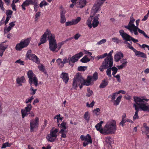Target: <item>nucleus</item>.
I'll return each mask as SVG.
<instances>
[{
	"mask_svg": "<svg viewBox=\"0 0 149 149\" xmlns=\"http://www.w3.org/2000/svg\"><path fill=\"white\" fill-rule=\"evenodd\" d=\"M103 123V122L101 121L95 125V127L97 130L99 131L100 133L104 134H112L115 133L116 130V122L115 120H109L103 128L102 125Z\"/></svg>",
	"mask_w": 149,
	"mask_h": 149,
	"instance_id": "1",
	"label": "nucleus"
},
{
	"mask_svg": "<svg viewBox=\"0 0 149 149\" xmlns=\"http://www.w3.org/2000/svg\"><path fill=\"white\" fill-rule=\"evenodd\" d=\"M133 98L135 103L134 104L133 106L136 112L139 111L149 112V104L147 102L149 100V99H146L145 96H135Z\"/></svg>",
	"mask_w": 149,
	"mask_h": 149,
	"instance_id": "2",
	"label": "nucleus"
},
{
	"mask_svg": "<svg viewBox=\"0 0 149 149\" xmlns=\"http://www.w3.org/2000/svg\"><path fill=\"white\" fill-rule=\"evenodd\" d=\"M113 59L106 57L103 61L102 64L99 69L103 72L104 69L111 68L113 65Z\"/></svg>",
	"mask_w": 149,
	"mask_h": 149,
	"instance_id": "3",
	"label": "nucleus"
},
{
	"mask_svg": "<svg viewBox=\"0 0 149 149\" xmlns=\"http://www.w3.org/2000/svg\"><path fill=\"white\" fill-rule=\"evenodd\" d=\"M27 75L29 79V82L30 85L31 86L32 84H33L36 87H37L38 85V79L32 71L29 70L27 72Z\"/></svg>",
	"mask_w": 149,
	"mask_h": 149,
	"instance_id": "4",
	"label": "nucleus"
},
{
	"mask_svg": "<svg viewBox=\"0 0 149 149\" xmlns=\"http://www.w3.org/2000/svg\"><path fill=\"white\" fill-rule=\"evenodd\" d=\"M49 41V48L52 52H54L57 48V45L56 40L55 39V36L54 34H51L50 36L48 37Z\"/></svg>",
	"mask_w": 149,
	"mask_h": 149,
	"instance_id": "5",
	"label": "nucleus"
},
{
	"mask_svg": "<svg viewBox=\"0 0 149 149\" xmlns=\"http://www.w3.org/2000/svg\"><path fill=\"white\" fill-rule=\"evenodd\" d=\"M124 40L125 41L124 42V43L125 44L127 45V48L133 50L134 52L135 56L139 57H140L145 58H147V56L145 54L140 51H137L136 49L134 48L130 43L127 42L128 41L126 40Z\"/></svg>",
	"mask_w": 149,
	"mask_h": 149,
	"instance_id": "6",
	"label": "nucleus"
},
{
	"mask_svg": "<svg viewBox=\"0 0 149 149\" xmlns=\"http://www.w3.org/2000/svg\"><path fill=\"white\" fill-rule=\"evenodd\" d=\"M30 39L28 38L26 39H22L19 43L17 44L15 46V49L17 51H20L22 49L26 47L29 44Z\"/></svg>",
	"mask_w": 149,
	"mask_h": 149,
	"instance_id": "7",
	"label": "nucleus"
},
{
	"mask_svg": "<svg viewBox=\"0 0 149 149\" xmlns=\"http://www.w3.org/2000/svg\"><path fill=\"white\" fill-rule=\"evenodd\" d=\"M54 127L51 130L50 133L47 136V139L51 142H54L57 137V133L58 132V129H55L53 130Z\"/></svg>",
	"mask_w": 149,
	"mask_h": 149,
	"instance_id": "8",
	"label": "nucleus"
},
{
	"mask_svg": "<svg viewBox=\"0 0 149 149\" xmlns=\"http://www.w3.org/2000/svg\"><path fill=\"white\" fill-rule=\"evenodd\" d=\"M119 32L123 40H126L129 41L132 40L134 43H136L138 42V40L134 38L126 33H125L123 30L122 29L119 30Z\"/></svg>",
	"mask_w": 149,
	"mask_h": 149,
	"instance_id": "9",
	"label": "nucleus"
},
{
	"mask_svg": "<svg viewBox=\"0 0 149 149\" xmlns=\"http://www.w3.org/2000/svg\"><path fill=\"white\" fill-rule=\"evenodd\" d=\"M39 119L36 117L35 119H32L30 121V131L32 132H35V130L39 126Z\"/></svg>",
	"mask_w": 149,
	"mask_h": 149,
	"instance_id": "10",
	"label": "nucleus"
},
{
	"mask_svg": "<svg viewBox=\"0 0 149 149\" xmlns=\"http://www.w3.org/2000/svg\"><path fill=\"white\" fill-rule=\"evenodd\" d=\"M31 50H29L26 54V56L27 59L32 60L33 62L37 64H39L40 61L39 58L35 54H31Z\"/></svg>",
	"mask_w": 149,
	"mask_h": 149,
	"instance_id": "11",
	"label": "nucleus"
},
{
	"mask_svg": "<svg viewBox=\"0 0 149 149\" xmlns=\"http://www.w3.org/2000/svg\"><path fill=\"white\" fill-rule=\"evenodd\" d=\"M60 115L59 114V115L56 116V118L57 119V123L58 126L62 129L61 130H63L64 131H66V130L67 129V127L66 125V122L62 121V120L63 118V117H60Z\"/></svg>",
	"mask_w": 149,
	"mask_h": 149,
	"instance_id": "12",
	"label": "nucleus"
},
{
	"mask_svg": "<svg viewBox=\"0 0 149 149\" xmlns=\"http://www.w3.org/2000/svg\"><path fill=\"white\" fill-rule=\"evenodd\" d=\"M83 55V53L82 52L75 54V55L72 56L71 57H69V64L71 66H73L74 64H71V62L72 63H74L77 61Z\"/></svg>",
	"mask_w": 149,
	"mask_h": 149,
	"instance_id": "13",
	"label": "nucleus"
},
{
	"mask_svg": "<svg viewBox=\"0 0 149 149\" xmlns=\"http://www.w3.org/2000/svg\"><path fill=\"white\" fill-rule=\"evenodd\" d=\"M130 32L132 33L134 32V35L136 36H137L138 35V31L140 33L143 34L144 36L146 38L149 39V37L145 33L144 31L140 29L138 27L135 26L131 29V30H129Z\"/></svg>",
	"mask_w": 149,
	"mask_h": 149,
	"instance_id": "14",
	"label": "nucleus"
},
{
	"mask_svg": "<svg viewBox=\"0 0 149 149\" xmlns=\"http://www.w3.org/2000/svg\"><path fill=\"white\" fill-rule=\"evenodd\" d=\"M135 19L133 17V14H132L130 18V22L127 25L125 26L124 27L128 30H131V29L135 27L136 26L134 24Z\"/></svg>",
	"mask_w": 149,
	"mask_h": 149,
	"instance_id": "15",
	"label": "nucleus"
},
{
	"mask_svg": "<svg viewBox=\"0 0 149 149\" xmlns=\"http://www.w3.org/2000/svg\"><path fill=\"white\" fill-rule=\"evenodd\" d=\"M51 34H52L51 33V31L48 29H47L46 31L45 32L44 34L41 36L40 41L43 43H45L47 41V36L48 35V37L50 36Z\"/></svg>",
	"mask_w": 149,
	"mask_h": 149,
	"instance_id": "16",
	"label": "nucleus"
},
{
	"mask_svg": "<svg viewBox=\"0 0 149 149\" xmlns=\"http://www.w3.org/2000/svg\"><path fill=\"white\" fill-rule=\"evenodd\" d=\"M103 2L100 0H97V3L95 4L93 6L92 10L94 12V13H96L101 7Z\"/></svg>",
	"mask_w": 149,
	"mask_h": 149,
	"instance_id": "17",
	"label": "nucleus"
},
{
	"mask_svg": "<svg viewBox=\"0 0 149 149\" xmlns=\"http://www.w3.org/2000/svg\"><path fill=\"white\" fill-rule=\"evenodd\" d=\"M86 3V0H78L76 5L77 8H82L85 7Z\"/></svg>",
	"mask_w": 149,
	"mask_h": 149,
	"instance_id": "18",
	"label": "nucleus"
},
{
	"mask_svg": "<svg viewBox=\"0 0 149 149\" xmlns=\"http://www.w3.org/2000/svg\"><path fill=\"white\" fill-rule=\"evenodd\" d=\"M60 77L62 79L63 81L65 83L67 84L68 81L69 77L68 73L62 72L60 75Z\"/></svg>",
	"mask_w": 149,
	"mask_h": 149,
	"instance_id": "19",
	"label": "nucleus"
},
{
	"mask_svg": "<svg viewBox=\"0 0 149 149\" xmlns=\"http://www.w3.org/2000/svg\"><path fill=\"white\" fill-rule=\"evenodd\" d=\"M124 57L123 53L120 51L118 52L114 56L115 61L116 62L119 61L120 59Z\"/></svg>",
	"mask_w": 149,
	"mask_h": 149,
	"instance_id": "20",
	"label": "nucleus"
},
{
	"mask_svg": "<svg viewBox=\"0 0 149 149\" xmlns=\"http://www.w3.org/2000/svg\"><path fill=\"white\" fill-rule=\"evenodd\" d=\"M74 80L78 84V85H80L81 82L83 80V78L81 74H77L74 77Z\"/></svg>",
	"mask_w": 149,
	"mask_h": 149,
	"instance_id": "21",
	"label": "nucleus"
},
{
	"mask_svg": "<svg viewBox=\"0 0 149 149\" xmlns=\"http://www.w3.org/2000/svg\"><path fill=\"white\" fill-rule=\"evenodd\" d=\"M25 78L24 76H22L21 77H18L16 79V81L19 86H22V83H24L25 81Z\"/></svg>",
	"mask_w": 149,
	"mask_h": 149,
	"instance_id": "22",
	"label": "nucleus"
},
{
	"mask_svg": "<svg viewBox=\"0 0 149 149\" xmlns=\"http://www.w3.org/2000/svg\"><path fill=\"white\" fill-rule=\"evenodd\" d=\"M91 76H88L86 80L84 81L83 85L87 86H88L91 84Z\"/></svg>",
	"mask_w": 149,
	"mask_h": 149,
	"instance_id": "23",
	"label": "nucleus"
},
{
	"mask_svg": "<svg viewBox=\"0 0 149 149\" xmlns=\"http://www.w3.org/2000/svg\"><path fill=\"white\" fill-rule=\"evenodd\" d=\"M108 83L109 81L104 79L102 80V83L100 84L99 86V88H104L108 85Z\"/></svg>",
	"mask_w": 149,
	"mask_h": 149,
	"instance_id": "24",
	"label": "nucleus"
},
{
	"mask_svg": "<svg viewBox=\"0 0 149 149\" xmlns=\"http://www.w3.org/2000/svg\"><path fill=\"white\" fill-rule=\"evenodd\" d=\"M122 97L121 95L119 96L117 98L116 100H114L112 102H113L114 105L117 106L119 105Z\"/></svg>",
	"mask_w": 149,
	"mask_h": 149,
	"instance_id": "25",
	"label": "nucleus"
},
{
	"mask_svg": "<svg viewBox=\"0 0 149 149\" xmlns=\"http://www.w3.org/2000/svg\"><path fill=\"white\" fill-rule=\"evenodd\" d=\"M126 116L125 113H124V114L122 116V120L121 122L120 123V125L123 127L124 125V124L127 122V118H126Z\"/></svg>",
	"mask_w": 149,
	"mask_h": 149,
	"instance_id": "26",
	"label": "nucleus"
},
{
	"mask_svg": "<svg viewBox=\"0 0 149 149\" xmlns=\"http://www.w3.org/2000/svg\"><path fill=\"white\" fill-rule=\"evenodd\" d=\"M56 61L58 66L60 68H62L64 66V64L61 58H58L56 60Z\"/></svg>",
	"mask_w": 149,
	"mask_h": 149,
	"instance_id": "27",
	"label": "nucleus"
},
{
	"mask_svg": "<svg viewBox=\"0 0 149 149\" xmlns=\"http://www.w3.org/2000/svg\"><path fill=\"white\" fill-rule=\"evenodd\" d=\"M93 18L92 21V26L93 28H95L97 27L99 24V22L98 21V19H95L94 18Z\"/></svg>",
	"mask_w": 149,
	"mask_h": 149,
	"instance_id": "28",
	"label": "nucleus"
},
{
	"mask_svg": "<svg viewBox=\"0 0 149 149\" xmlns=\"http://www.w3.org/2000/svg\"><path fill=\"white\" fill-rule=\"evenodd\" d=\"M31 108V106L30 104H28L27 106L24 109H22L21 112H30Z\"/></svg>",
	"mask_w": 149,
	"mask_h": 149,
	"instance_id": "29",
	"label": "nucleus"
},
{
	"mask_svg": "<svg viewBox=\"0 0 149 149\" xmlns=\"http://www.w3.org/2000/svg\"><path fill=\"white\" fill-rule=\"evenodd\" d=\"M93 19V18L92 17L90 18H89L87 22H86V24L88 26V27L89 28H91L92 27V21Z\"/></svg>",
	"mask_w": 149,
	"mask_h": 149,
	"instance_id": "30",
	"label": "nucleus"
},
{
	"mask_svg": "<svg viewBox=\"0 0 149 149\" xmlns=\"http://www.w3.org/2000/svg\"><path fill=\"white\" fill-rule=\"evenodd\" d=\"M68 130H67L66 131H64L63 130H61L59 133L61 134V138H65L66 137V134L65 133L68 132Z\"/></svg>",
	"mask_w": 149,
	"mask_h": 149,
	"instance_id": "31",
	"label": "nucleus"
},
{
	"mask_svg": "<svg viewBox=\"0 0 149 149\" xmlns=\"http://www.w3.org/2000/svg\"><path fill=\"white\" fill-rule=\"evenodd\" d=\"M117 95L118 94L116 92L113 93H112L108 97L111 98V102H113V101L115 100L116 98V96H117Z\"/></svg>",
	"mask_w": 149,
	"mask_h": 149,
	"instance_id": "32",
	"label": "nucleus"
},
{
	"mask_svg": "<svg viewBox=\"0 0 149 149\" xmlns=\"http://www.w3.org/2000/svg\"><path fill=\"white\" fill-rule=\"evenodd\" d=\"M85 141L88 143H92V140L91 136L89 134H88L86 135V138Z\"/></svg>",
	"mask_w": 149,
	"mask_h": 149,
	"instance_id": "33",
	"label": "nucleus"
},
{
	"mask_svg": "<svg viewBox=\"0 0 149 149\" xmlns=\"http://www.w3.org/2000/svg\"><path fill=\"white\" fill-rule=\"evenodd\" d=\"M90 60V59L87 57L86 56H85L80 60V61L83 63H87Z\"/></svg>",
	"mask_w": 149,
	"mask_h": 149,
	"instance_id": "34",
	"label": "nucleus"
},
{
	"mask_svg": "<svg viewBox=\"0 0 149 149\" xmlns=\"http://www.w3.org/2000/svg\"><path fill=\"white\" fill-rule=\"evenodd\" d=\"M8 45H4L3 43H1L0 44V50L3 51H5V49L8 47Z\"/></svg>",
	"mask_w": 149,
	"mask_h": 149,
	"instance_id": "35",
	"label": "nucleus"
},
{
	"mask_svg": "<svg viewBox=\"0 0 149 149\" xmlns=\"http://www.w3.org/2000/svg\"><path fill=\"white\" fill-rule=\"evenodd\" d=\"M81 20V18L80 17H78L76 19H74L72 20L74 25L77 24Z\"/></svg>",
	"mask_w": 149,
	"mask_h": 149,
	"instance_id": "36",
	"label": "nucleus"
},
{
	"mask_svg": "<svg viewBox=\"0 0 149 149\" xmlns=\"http://www.w3.org/2000/svg\"><path fill=\"white\" fill-rule=\"evenodd\" d=\"M91 80L93 81H96L98 79V74L96 72H95L93 74V76H91Z\"/></svg>",
	"mask_w": 149,
	"mask_h": 149,
	"instance_id": "37",
	"label": "nucleus"
},
{
	"mask_svg": "<svg viewBox=\"0 0 149 149\" xmlns=\"http://www.w3.org/2000/svg\"><path fill=\"white\" fill-rule=\"evenodd\" d=\"M90 116L88 112H85L84 116V118L86 120L87 122H88L89 121Z\"/></svg>",
	"mask_w": 149,
	"mask_h": 149,
	"instance_id": "38",
	"label": "nucleus"
},
{
	"mask_svg": "<svg viewBox=\"0 0 149 149\" xmlns=\"http://www.w3.org/2000/svg\"><path fill=\"white\" fill-rule=\"evenodd\" d=\"M111 40L113 42L116 43V44H118L120 43L121 42V40H120L117 37H114L111 38Z\"/></svg>",
	"mask_w": 149,
	"mask_h": 149,
	"instance_id": "39",
	"label": "nucleus"
},
{
	"mask_svg": "<svg viewBox=\"0 0 149 149\" xmlns=\"http://www.w3.org/2000/svg\"><path fill=\"white\" fill-rule=\"evenodd\" d=\"M7 17L11 18V15L13 13V11L10 10H7L6 11V12Z\"/></svg>",
	"mask_w": 149,
	"mask_h": 149,
	"instance_id": "40",
	"label": "nucleus"
},
{
	"mask_svg": "<svg viewBox=\"0 0 149 149\" xmlns=\"http://www.w3.org/2000/svg\"><path fill=\"white\" fill-rule=\"evenodd\" d=\"M93 93V92L89 88H88L86 94V96L87 97H90L92 95Z\"/></svg>",
	"mask_w": 149,
	"mask_h": 149,
	"instance_id": "41",
	"label": "nucleus"
},
{
	"mask_svg": "<svg viewBox=\"0 0 149 149\" xmlns=\"http://www.w3.org/2000/svg\"><path fill=\"white\" fill-rule=\"evenodd\" d=\"M112 70L113 71L112 74L114 76L116 74L118 71V69L115 67L114 66L111 68Z\"/></svg>",
	"mask_w": 149,
	"mask_h": 149,
	"instance_id": "42",
	"label": "nucleus"
},
{
	"mask_svg": "<svg viewBox=\"0 0 149 149\" xmlns=\"http://www.w3.org/2000/svg\"><path fill=\"white\" fill-rule=\"evenodd\" d=\"M142 134H145L146 135L148 134L149 133V127H146L145 128V130L142 131Z\"/></svg>",
	"mask_w": 149,
	"mask_h": 149,
	"instance_id": "43",
	"label": "nucleus"
},
{
	"mask_svg": "<svg viewBox=\"0 0 149 149\" xmlns=\"http://www.w3.org/2000/svg\"><path fill=\"white\" fill-rule=\"evenodd\" d=\"M31 88L30 89V94L32 95H34L36 93V91H37L36 89H34L32 85L31 86Z\"/></svg>",
	"mask_w": 149,
	"mask_h": 149,
	"instance_id": "44",
	"label": "nucleus"
},
{
	"mask_svg": "<svg viewBox=\"0 0 149 149\" xmlns=\"http://www.w3.org/2000/svg\"><path fill=\"white\" fill-rule=\"evenodd\" d=\"M87 66H80L78 67V70L80 71H84L87 68Z\"/></svg>",
	"mask_w": 149,
	"mask_h": 149,
	"instance_id": "45",
	"label": "nucleus"
},
{
	"mask_svg": "<svg viewBox=\"0 0 149 149\" xmlns=\"http://www.w3.org/2000/svg\"><path fill=\"white\" fill-rule=\"evenodd\" d=\"M68 40H66L65 41L61 42L58 44L57 47L58 48V50L60 49L61 46L65 43V42H66Z\"/></svg>",
	"mask_w": 149,
	"mask_h": 149,
	"instance_id": "46",
	"label": "nucleus"
},
{
	"mask_svg": "<svg viewBox=\"0 0 149 149\" xmlns=\"http://www.w3.org/2000/svg\"><path fill=\"white\" fill-rule=\"evenodd\" d=\"M48 4V3H47L45 1L43 0L39 4V6L40 8H42L43 6H46Z\"/></svg>",
	"mask_w": 149,
	"mask_h": 149,
	"instance_id": "47",
	"label": "nucleus"
},
{
	"mask_svg": "<svg viewBox=\"0 0 149 149\" xmlns=\"http://www.w3.org/2000/svg\"><path fill=\"white\" fill-rule=\"evenodd\" d=\"M34 99V97L33 96H31L30 98L26 99L25 100V102L26 103H31L32 100Z\"/></svg>",
	"mask_w": 149,
	"mask_h": 149,
	"instance_id": "48",
	"label": "nucleus"
},
{
	"mask_svg": "<svg viewBox=\"0 0 149 149\" xmlns=\"http://www.w3.org/2000/svg\"><path fill=\"white\" fill-rule=\"evenodd\" d=\"M120 62L122 64L127 66V63L126 59H122L120 60Z\"/></svg>",
	"mask_w": 149,
	"mask_h": 149,
	"instance_id": "49",
	"label": "nucleus"
},
{
	"mask_svg": "<svg viewBox=\"0 0 149 149\" xmlns=\"http://www.w3.org/2000/svg\"><path fill=\"white\" fill-rule=\"evenodd\" d=\"M106 73L107 75L109 77H111V68H107L106 71Z\"/></svg>",
	"mask_w": 149,
	"mask_h": 149,
	"instance_id": "50",
	"label": "nucleus"
},
{
	"mask_svg": "<svg viewBox=\"0 0 149 149\" xmlns=\"http://www.w3.org/2000/svg\"><path fill=\"white\" fill-rule=\"evenodd\" d=\"M60 22L62 24L64 23L66 21V18L65 16H60Z\"/></svg>",
	"mask_w": 149,
	"mask_h": 149,
	"instance_id": "51",
	"label": "nucleus"
},
{
	"mask_svg": "<svg viewBox=\"0 0 149 149\" xmlns=\"http://www.w3.org/2000/svg\"><path fill=\"white\" fill-rule=\"evenodd\" d=\"M106 42V40L105 39H103L99 41L97 43V44L98 45H100L103 43H105Z\"/></svg>",
	"mask_w": 149,
	"mask_h": 149,
	"instance_id": "52",
	"label": "nucleus"
},
{
	"mask_svg": "<svg viewBox=\"0 0 149 149\" xmlns=\"http://www.w3.org/2000/svg\"><path fill=\"white\" fill-rule=\"evenodd\" d=\"M4 3L2 1V0H0V8L1 10L3 11H4L5 8L3 7Z\"/></svg>",
	"mask_w": 149,
	"mask_h": 149,
	"instance_id": "53",
	"label": "nucleus"
},
{
	"mask_svg": "<svg viewBox=\"0 0 149 149\" xmlns=\"http://www.w3.org/2000/svg\"><path fill=\"white\" fill-rule=\"evenodd\" d=\"M11 28L9 26L7 28H4V33H7L9 32L11 30Z\"/></svg>",
	"mask_w": 149,
	"mask_h": 149,
	"instance_id": "54",
	"label": "nucleus"
},
{
	"mask_svg": "<svg viewBox=\"0 0 149 149\" xmlns=\"http://www.w3.org/2000/svg\"><path fill=\"white\" fill-rule=\"evenodd\" d=\"M14 1V0H13V1L11 5V7H12V9L13 10L16 11L17 10L15 8L16 5L14 3L15 2Z\"/></svg>",
	"mask_w": 149,
	"mask_h": 149,
	"instance_id": "55",
	"label": "nucleus"
},
{
	"mask_svg": "<svg viewBox=\"0 0 149 149\" xmlns=\"http://www.w3.org/2000/svg\"><path fill=\"white\" fill-rule=\"evenodd\" d=\"M95 103V102L93 101L91 102L90 104H89L88 103H86V106L87 107H92L94 106Z\"/></svg>",
	"mask_w": 149,
	"mask_h": 149,
	"instance_id": "56",
	"label": "nucleus"
},
{
	"mask_svg": "<svg viewBox=\"0 0 149 149\" xmlns=\"http://www.w3.org/2000/svg\"><path fill=\"white\" fill-rule=\"evenodd\" d=\"M113 76L117 79V81L118 82H121V81L120 79V76L119 74H117L116 75H115Z\"/></svg>",
	"mask_w": 149,
	"mask_h": 149,
	"instance_id": "57",
	"label": "nucleus"
},
{
	"mask_svg": "<svg viewBox=\"0 0 149 149\" xmlns=\"http://www.w3.org/2000/svg\"><path fill=\"white\" fill-rule=\"evenodd\" d=\"M38 68L40 71H42L43 72L45 71L44 67L42 65L38 66Z\"/></svg>",
	"mask_w": 149,
	"mask_h": 149,
	"instance_id": "58",
	"label": "nucleus"
},
{
	"mask_svg": "<svg viewBox=\"0 0 149 149\" xmlns=\"http://www.w3.org/2000/svg\"><path fill=\"white\" fill-rule=\"evenodd\" d=\"M74 24L72 22V20L71 21H68L66 22L65 23V26H71L72 25H73Z\"/></svg>",
	"mask_w": 149,
	"mask_h": 149,
	"instance_id": "59",
	"label": "nucleus"
},
{
	"mask_svg": "<svg viewBox=\"0 0 149 149\" xmlns=\"http://www.w3.org/2000/svg\"><path fill=\"white\" fill-rule=\"evenodd\" d=\"M113 50H111V51H110L109 53L108 54H107V57L110 58H113L112 56V54L113 53Z\"/></svg>",
	"mask_w": 149,
	"mask_h": 149,
	"instance_id": "60",
	"label": "nucleus"
},
{
	"mask_svg": "<svg viewBox=\"0 0 149 149\" xmlns=\"http://www.w3.org/2000/svg\"><path fill=\"white\" fill-rule=\"evenodd\" d=\"M70 59L69 57L68 58L67 57H65L63 59V63L64 64H65L66 63H69V59Z\"/></svg>",
	"mask_w": 149,
	"mask_h": 149,
	"instance_id": "61",
	"label": "nucleus"
},
{
	"mask_svg": "<svg viewBox=\"0 0 149 149\" xmlns=\"http://www.w3.org/2000/svg\"><path fill=\"white\" fill-rule=\"evenodd\" d=\"M15 63H19L21 65H24V61L21 60L20 59H19L17 60L15 62Z\"/></svg>",
	"mask_w": 149,
	"mask_h": 149,
	"instance_id": "62",
	"label": "nucleus"
},
{
	"mask_svg": "<svg viewBox=\"0 0 149 149\" xmlns=\"http://www.w3.org/2000/svg\"><path fill=\"white\" fill-rule=\"evenodd\" d=\"M81 35L79 33L76 34L74 36V38L76 40L78 39L81 36Z\"/></svg>",
	"mask_w": 149,
	"mask_h": 149,
	"instance_id": "63",
	"label": "nucleus"
},
{
	"mask_svg": "<svg viewBox=\"0 0 149 149\" xmlns=\"http://www.w3.org/2000/svg\"><path fill=\"white\" fill-rule=\"evenodd\" d=\"M78 84L74 80H73L72 86L74 88L76 89L77 86Z\"/></svg>",
	"mask_w": 149,
	"mask_h": 149,
	"instance_id": "64",
	"label": "nucleus"
}]
</instances>
